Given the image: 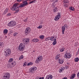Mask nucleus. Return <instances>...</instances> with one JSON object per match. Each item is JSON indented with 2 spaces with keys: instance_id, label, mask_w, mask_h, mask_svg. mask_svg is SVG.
I'll return each instance as SVG.
<instances>
[{
  "instance_id": "7",
  "label": "nucleus",
  "mask_w": 79,
  "mask_h": 79,
  "mask_svg": "<svg viewBox=\"0 0 79 79\" xmlns=\"http://www.w3.org/2000/svg\"><path fill=\"white\" fill-rule=\"evenodd\" d=\"M42 59H43V58L42 56H38L36 59V61H35V63H40V62L41 61V60H42Z\"/></svg>"
},
{
  "instance_id": "34",
  "label": "nucleus",
  "mask_w": 79,
  "mask_h": 79,
  "mask_svg": "<svg viewBox=\"0 0 79 79\" xmlns=\"http://www.w3.org/2000/svg\"><path fill=\"white\" fill-rule=\"evenodd\" d=\"M53 11L54 13H56V12L58 11V9L57 8H54L53 10Z\"/></svg>"
},
{
  "instance_id": "40",
  "label": "nucleus",
  "mask_w": 79,
  "mask_h": 79,
  "mask_svg": "<svg viewBox=\"0 0 79 79\" xmlns=\"http://www.w3.org/2000/svg\"><path fill=\"white\" fill-rule=\"evenodd\" d=\"M59 58H60V56L57 55L56 57V60H58V59H59Z\"/></svg>"
},
{
  "instance_id": "14",
  "label": "nucleus",
  "mask_w": 79,
  "mask_h": 79,
  "mask_svg": "<svg viewBox=\"0 0 79 79\" xmlns=\"http://www.w3.org/2000/svg\"><path fill=\"white\" fill-rule=\"evenodd\" d=\"M61 29H62V34H64V31H65V27L64 26L62 27Z\"/></svg>"
},
{
  "instance_id": "8",
  "label": "nucleus",
  "mask_w": 79,
  "mask_h": 79,
  "mask_svg": "<svg viewBox=\"0 0 79 79\" xmlns=\"http://www.w3.org/2000/svg\"><path fill=\"white\" fill-rule=\"evenodd\" d=\"M31 31V28L29 27L27 28L25 30V34L26 35H28Z\"/></svg>"
},
{
  "instance_id": "48",
  "label": "nucleus",
  "mask_w": 79,
  "mask_h": 79,
  "mask_svg": "<svg viewBox=\"0 0 79 79\" xmlns=\"http://www.w3.org/2000/svg\"><path fill=\"white\" fill-rule=\"evenodd\" d=\"M48 39H49V40H51V37H48Z\"/></svg>"
},
{
  "instance_id": "6",
  "label": "nucleus",
  "mask_w": 79,
  "mask_h": 79,
  "mask_svg": "<svg viewBox=\"0 0 79 79\" xmlns=\"http://www.w3.org/2000/svg\"><path fill=\"white\" fill-rule=\"evenodd\" d=\"M61 18V14L60 13H58V15H57L54 18V20L55 21H58L59 20V19H60Z\"/></svg>"
},
{
  "instance_id": "20",
  "label": "nucleus",
  "mask_w": 79,
  "mask_h": 79,
  "mask_svg": "<svg viewBox=\"0 0 79 79\" xmlns=\"http://www.w3.org/2000/svg\"><path fill=\"white\" fill-rule=\"evenodd\" d=\"M44 35H40L39 36V38L40 39H41V40H43V39H44Z\"/></svg>"
},
{
  "instance_id": "32",
  "label": "nucleus",
  "mask_w": 79,
  "mask_h": 79,
  "mask_svg": "<svg viewBox=\"0 0 79 79\" xmlns=\"http://www.w3.org/2000/svg\"><path fill=\"white\" fill-rule=\"evenodd\" d=\"M33 64V63L32 62H29L27 64V66H31V65H32Z\"/></svg>"
},
{
  "instance_id": "50",
  "label": "nucleus",
  "mask_w": 79,
  "mask_h": 79,
  "mask_svg": "<svg viewBox=\"0 0 79 79\" xmlns=\"http://www.w3.org/2000/svg\"><path fill=\"white\" fill-rule=\"evenodd\" d=\"M27 19H25L24 21L25 22H27Z\"/></svg>"
},
{
  "instance_id": "52",
  "label": "nucleus",
  "mask_w": 79,
  "mask_h": 79,
  "mask_svg": "<svg viewBox=\"0 0 79 79\" xmlns=\"http://www.w3.org/2000/svg\"><path fill=\"white\" fill-rule=\"evenodd\" d=\"M67 64H69V65L70 64V63H67Z\"/></svg>"
},
{
  "instance_id": "16",
  "label": "nucleus",
  "mask_w": 79,
  "mask_h": 79,
  "mask_svg": "<svg viewBox=\"0 0 79 79\" xmlns=\"http://www.w3.org/2000/svg\"><path fill=\"white\" fill-rule=\"evenodd\" d=\"M11 66L12 67H14L15 66L16 64V63L15 61H14V62H12L11 63Z\"/></svg>"
},
{
  "instance_id": "5",
  "label": "nucleus",
  "mask_w": 79,
  "mask_h": 79,
  "mask_svg": "<svg viewBox=\"0 0 79 79\" xmlns=\"http://www.w3.org/2000/svg\"><path fill=\"white\" fill-rule=\"evenodd\" d=\"M24 48H25V46L24 45L23 43H20L19 47V50L21 52H22V51L24 50Z\"/></svg>"
},
{
  "instance_id": "19",
  "label": "nucleus",
  "mask_w": 79,
  "mask_h": 79,
  "mask_svg": "<svg viewBox=\"0 0 79 79\" xmlns=\"http://www.w3.org/2000/svg\"><path fill=\"white\" fill-rule=\"evenodd\" d=\"M13 60H14L13 58H10L8 62L10 63H11L13 62Z\"/></svg>"
},
{
  "instance_id": "55",
  "label": "nucleus",
  "mask_w": 79,
  "mask_h": 79,
  "mask_svg": "<svg viewBox=\"0 0 79 79\" xmlns=\"http://www.w3.org/2000/svg\"><path fill=\"white\" fill-rule=\"evenodd\" d=\"M41 24H42V23H41Z\"/></svg>"
},
{
  "instance_id": "29",
  "label": "nucleus",
  "mask_w": 79,
  "mask_h": 79,
  "mask_svg": "<svg viewBox=\"0 0 79 79\" xmlns=\"http://www.w3.org/2000/svg\"><path fill=\"white\" fill-rule=\"evenodd\" d=\"M8 11V8H6L5 10L4 11V14H6V13H7Z\"/></svg>"
},
{
  "instance_id": "28",
  "label": "nucleus",
  "mask_w": 79,
  "mask_h": 79,
  "mask_svg": "<svg viewBox=\"0 0 79 79\" xmlns=\"http://www.w3.org/2000/svg\"><path fill=\"white\" fill-rule=\"evenodd\" d=\"M79 60V59L77 57H76L74 59L75 62H78Z\"/></svg>"
},
{
  "instance_id": "46",
  "label": "nucleus",
  "mask_w": 79,
  "mask_h": 79,
  "mask_svg": "<svg viewBox=\"0 0 79 79\" xmlns=\"http://www.w3.org/2000/svg\"><path fill=\"white\" fill-rule=\"evenodd\" d=\"M45 40L46 41H47V40H49L48 38H47L45 39Z\"/></svg>"
},
{
  "instance_id": "38",
  "label": "nucleus",
  "mask_w": 79,
  "mask_h": 79,
  "mask_svg": "<svg viewBox=\"0 0 79 79\" xmlns=\"http://www.w3.org/2000/svg\"><path fill=\"white\" fill-rule=\"evenodd\" d=\"M17 34H18V33L17 32H15L13 33V35L15 37H16V36H17Z\"/></svg>"
},
{
  "instance_id": "39",
  "label": "nucleus",
  "mask_w": 79,
  "mask_h": 79,
  "mask_svg": "<svg viewBox=\"0 0 79 79\" xmlns=\"http://www.w3.org/2000/svg\"><path fill=\"white\" fill-rule=\"evenodd\" d=\"M43 27V26L42 25H40L39 27H37L38 29H41Z\"/></svg>"
},
{
  "instance_id": "41",
  "label": "nucleus",
  "mask_w": 79,
  "mask_h": 79,
  "mask_svg": "<svg viewBox=\"0 0 79 79\" xmlns=\"http://www.w3.org/2000/svg\"><path fill=\"white\" fill-rule=\"evenodd\" d=\"M26 64H27V62H25L24 63L23 65V66L24 67H25V66H26V65H27Z\"/></svg>"
},
{
  "instance_id": "51",
  "label": "nucleus",
  "mask_w": 79,
  "mask_h": 79,
  "mask_svg": "<svg viewBox=\"0 0 79 79\" xmlns=\"http://www.w3.org/2000/svg\"><path fill=\"white\" fill-rule=\"evenodd\" d=\"M62 79H67V77H64V78Z\"/></svg>"
},
{
  "instance_id": "47",
  "label": "nucleus",
  "mask_w": 79,
  "mask_h": 79,
  "mask_svg": "<svg viewBox=\"0 0 79 79\" xmlns=\"http://www.w3.org/2000/svg\"><path fill=\"white\" fill-rule=\"evenodd\" d=\"M58 2V0H56L54 1V3H56V2Z\"/></svg>"
},
{
  "instance_id": "11",
  "label": "nucleus",
  "mask_w": 79,
  "mask_h": 79,
  "mask_svg": "<svg viewBox=\"0 0 79 79\" xmlns=\"http://www.w3.org/2000/svg\"><path fill=\"white\" fill-rule=\"evenodd\" d=\"M53 79V76L51 75H48L46 77V79Z\"/></svg>"
},
{
  "instance_id": "45",
  "label": "nucleus",
  "mask_w": 79,
  "mask_h": 79,
  "mask_svg": "<svg viewBox=\"0 0 79 79\" xmlns=\"http://www.w3.org/2000/svg\"><path fill=\"white\" fill-rule=\"evenodd\" d=\"M3 44V43L1 42H0V46H2V44Z\"/></svg>"
},
{
  "instance_id": "1",
  "label": "nucleus",
  "mask_w": 79,
  "mask_h": 79,
  "mask_svg": "<svg viewBox=\"0 0 79 79\" xmlns=\"http://www.w3.org/2000/svg\"><path fill=\"white\" fill-rule=\"evenodd\" d=\"M19 5V3H16L14 4L13 6L10 8L11 10H13V11H15V13H19V8L18 6H17L18 5Z\"/></svg>"
},
{
  "instance_id": "27",
  "label": "nucleus",
  "mask_w": 79,
  "mask_h": 79,
  "mask_svg": "<svg viewBox=\"0 0 79 79\" xmlns=\"http://www.w3.org/2000/svg\"><path fill=\"white\" fill-rule=\"evenodd\" d=\"M36 2H37L36 0L32 1L29 3V4H32V3H36Z\"/></svg>"
},
{
  "instance_id": "33",
  "label": "nucleus",
  "mask_w": 79,
  "mask_h": 79,
  "mask_svg": "<svg viewBox=\"0 0 79 79\" xmlns=\"http://www.w3.org/2000/svg\"><path fill=\"white\" fill-rule=\"evenodd\" d=\"M33 71H35L37 70V67L35 66H33L31 67Z\"/></svg>"
},
{
  "instance_id": "26",
  "label": "nucleus",
  "mask_w": 79,
  "mask_h": 79,
  "mask_svg": "<svg viewBox=\"0 0 79 79\" xmlns=\"http://www.w3.org/2000/svg\"><path fill=\"white\" fill-rule=\"evenodd\" d=\"M64 50H65V48L64 47H63L62 48H61L60 49V52H63L64 51Z\"/></svg>"
},
{
  "instance_id": "37",
  "label": "nucleus",
  "mask_w": 79,
  "mask_h": 79,
  "mask_svg": "<svg viewBox=\"0 0 79 79\" xmlns=\"http://www.w3.org/2000/svg\"><path fill=\"white\" fill-rule=\"evenodd\" d=\"M69 9L70 10H72V11H74V8L73 7H69Z\"/></svg>"
},
{
  "instance_id": "30",
  "label": "nucleus",
  "mask_w": 79,
  "mask_h": 79,
  "mask_svg": "<svg viewBox=\"0 0 79 79\" xmlns=\"http://www.w3.org/2000/svg\"><path fill=\"white\" fill-rule=\"evenodd\" d=\"M33 71H34V70H33V69H32L31 68H30L29 69V72H30V73H33Z\"/></svg>"
},
{
  "instance_id": "36",
  "label": "nucleus",
  "mask_w": 79,
  "mask_h": 79,
  "mask_svg": "<svg viewBox=\"0 0 79 79\" xmlns=\"http://www.w3.org/2000/svg\"><path fill=\"white\" fill-rule=\"evenodd\" d=\"M24 58L23 57V56L22 55L20 56L19 57V60H22V59H23Z\"/></svg>"
},
{
  "instance_id": "9",
  "label": "nucleus",
  "mask_w": 79,
  "mask_h": 79,
  "mask_svg": "<svg viewBox=\"0 0 79 79\" xmlns=\"http://www.w3.org/2000/svg\"><path fill=\"white\" fill-rule=\"evenodd\" d=\"M30 40L29 38H25L23 39L22 42L24 44H27L29 42Z\"/></svg>"
},
{
  "instance_id": "49",
  "label": "nucleus",
  "mask_w": 79,
  "mask_h": 79,
  "mask_svg": "<svg viewBox=\"0 0 79 79\" xmlns=\"http://www.w3.org/2000/svg\"><path fill=\"white\" fill-rule=\"evenodd\" d=\"M22 0H17V2H21Z\"/></svg>"
},
{
  "instance_id": "44",
  "label": "nucleus",
  "mask_w": 79,
  "mask_h": 79,
  "mask_svg": "<svg viewBox=\"0 0 79 79\" xmlns=\"http://www.w3.org/2000/svg\"><path fill=\"white\" fill-rule=\"evenodd\" d=\"M64 6L65 7H68V5H67V4H65L64 5Z\"/></svg>"
},
{
  "instance_id": "3",
  "label": "nucleus",
  "mask_w": 79,
  "mask_h": 79,
  "mask_svg": "<svg viewBox=\"0 0 79 79\" xmlns=\"http://www.w3.org/2000/svg\"><path fill=\"white\" fill-rule=\"evenodd\" d=\"M11 75L9 73H6L2 77V79H10Z\"/></svg>"
},
{
  "instance_id": "4",
  "label": "nucleus",
  "mask_w": 79,
  "mask_h": 79,
  "mask_svg": "<svg viewBox=\"0 0 79 79\" xmlns=\"http://www.w3.org/2000/svg\"><path fill=\"white\" fill-rule=\"evenodd\" d=\"M16 25V22L15 21H11L8 24V25L9 27H13Z\"/></svg>"
},
{
  "instance_id": "18",
  "label": "nucleus",
  "mask_w": 79,
  "mask_h": 79,
  "mask_svg": "<svg viewBox=\"0 0 79 79\" xmlns=\"http://www.w3.org/2000/svg\"><path fill=\"white\" fill-rule=\"evenodd\" d=\"M7 33H8V30L6 29L4 30L3 31V34L4 35H5V34H6Z\"/></svg>"
},
{
  "instance_id": "23",
  "label": "nucleus",
  "mask_w": 79,
  "mask_h": 79,
  "mask_svg": "<svg viewBox=\"0 0 79 79\" xmlns=\"http://www.w3.org/2000/svg\"><path fill=\"white\" fill-rule=\"evenodd\" d=\"M56 44V39H55L54 41L52 42V45H55Z\"/></svg>"
},
{
  "instance_id": "12",
  "label": "nucleus",
  "mask_w": 79,
  "mask_h": 79,
  "mask_svg": "<svg viewBox=\"0 0 79 79\" xmlns=\"http://www.w3.org/2000/svg\"><path fill=\"white\" fill-rule=\"evenodd\" d=\"M22 2L25 6H26V5H28V3L27 1L23 0Z\"/></svg>"
},
{
  "instance_id": "42",
  "label": "nucleus",
  "mask_w": 79,
  "mask_h": 79,
  "mask_svg": "<svg viewBox=\"0 0 79 79\" xmlns=\"http://www.w3.org/2000/svg\"><path fill=\"white\" fill-rule=\"evenodd\" d=\"M11 14L10 13H9L8 14H7V16H11Z\"/></svg>"
},
{
  "instance_id": "24",
  "label": "nucleus",
  "mask_w": 79,
  "mask_h": 79,
  "mask_svg": "<svg viewBox=\"0 0 79 79\" xmlns=\"http://www.w3.org/2000/svg\"><path fill=\"white\" fill-rule=\"evenodd\" d=\"M52 6L53 8H54V9L57 8V6H56L55 4H54V3L52 4Z\"/></svg>"
},
{
  "instance_id": "31",
  "label": "nucleus",
  "mask_w": 79,
  "mask_h": 79,
  "mask_svg": "<svg viewBox=\"0 0 79 79\" xmlns=\"http://www.w3.org/2000/svg\"><path fill=\"white\" fill-rule=\"evenodd\" d=\"M25 6L23 4H20L19 5V8H23V7H24Z\"/></svg>"
},
{
  "instance_id": "35",
  "label": "nucleus",
  "mask_w": 79,
  "mask_h": 79,
  "mask_svg": "<svg viewBox=\"0 0 79 79\" xmlns=\"http://www.w3.org/2000/svg\"><path fill=\"white\" fill-rule=\"evenodd\" d=\"M63 2L65 3H69V2L68 0H64Z\"/></svg>"
},
{
  "instance_id": "17",
  "label": "nucleus",
  "mask_w": 79,
  "mask_h": 79,
  "mask_svg": "<svg viewBox=\"0 0 79 79\" xmlns=\"http://www.w3.org/2000/svg\"><path fill=\"white\" fill-rule=\"evenodd\" d=\"M64 70V67H61L60 68V69L59 70V73H61V72L63 71Z\"/></svg>"
},
{
  "instance_id": "25",
  "label": "nucleus",
  "mask_w": 79,
  "mask_h": 79,
  "mask_svg": "<svg viewBox=\"0 0 79 79\" xmlns=\"http://www.w3.org/2000/svg\"><path fill=\"white\" fill-rule=\"evenodd\" d=\"M11 64H7V67L9 68H13L11 66Z\"/></svg>"
},
{
  "instance_id": "13",
  "label": "nucleus",
  "mask_w": 79,
  "mask_h": 79,
  "mask_svg": "<svg viewBox=\"0 0 79 79\" xmlns=\"http://www.w3.org/2000/svg\"><path fill=\"white\" fill-rule=\"evenodd\" d=\"M39 39L36 38L32 39V42H39Z\"/></svg>"
},
{
  "instance_id": "54",
  "label": "nucleus",
  "mask_w": 79,
  "mask_h": 79,
  "mask_svg": "<svg viewBox=\"0 0 79 79\" xmlns=\"http://www.w3.org/2000/svg\"><path fill=\"white\" fill-rule=\"evenodd\" d=\"M6 38L7 37V36H6Z\"/></svg>"
},
{
  "instance_id": "2",
  "label": "nucleus",
  "mask_w": 79,
  "mask_h": 79,
  "mask_svg": "<svg viewBox=\"0 0 79 79\" xmlns=\"http://www.w3.org/2000/svg\"><path fill=\"white\" fill-rule=\"evenodd\" d=\"M4 55L6 57L10 55L11 53V49L9 48H6L4 50Z\"/></svg>"
},
{
  "instance_id": "22",
  "label": "nucleus",
  "mask_w": 79,
  "mask_h": 79,
  "mask_svg": "<svg viewBox=\"0 0 79 79\" xmlns=\"http://www.w3.org/2000/svg\"><path fill=\"white\" fill-rule=\"evenodd\" d=\"M55 39H56V38H55V37H54V36H52L51 37V41H54V40H55Z\"/></svg>"
},
{
  "instance_id": "53",
  "label": "nucleus",
  "mask_w": 79,
  "mask_h": 79,
  "mask_svg": "<svg viewBox=\"0 0 79 79\" xmlns=\"http://www.w3.org/2000/svg\"><path fill=\"white\" fill-rule=\"evenodd\" d=\"M25 0V1H27H27H28V0Z\"/></svg>"
},
{
  "instance_id": "43",
  "label": "nucleus",
  "mask_w": 79,
  "mask_h": 79,
  "mask_svg": "<svg viewBox=\"0 0 79 79\" xmlns=\"http://www.w3.org/2000/svg\"><path fill=\"white\" fill-rule=\"evenodd\" d=\"M64 26L65 27H66V28H67V27H68V26H67V24H64Z\"/></svg>"
},
{
  "instance_id": "21",
  "label": "nucleus",
  "mask_w": 79,
  "mask_h": 79,
  "mask_svg": "<svg viewBox=\"0 0 79 79\" xmlns=\"http://www.w3.org/2000/svg\"><path fill=\"white\" fill-rule=\"evenodd\" d=\"M63 62H64L63 60H60V59H59V63H60V64H63Z\"/></svg>"
},
{
  "instance_id": "10",
  "label": "nucleus",
  "mask_w": 79,
  "mask_h": 79,
  "mask_svg": "<svg viewBox=\"0 0 79 79\" xmlns=\"http://www.w3.org/2000/svg\"><path fill=\"white\" fill-rule=\"evenodd\" d=\"M71 57V55L68 52H66L65 54V58H70Z\"/></svg>"
},
{
  "instance_id": "15",
  "label": "nucleus",
  "mask_w": 79,
  "mask_h": 79,
  "mask_svg": "<svg viewBox=\"0 0 79 79\" xmlns=\"http://www.w3.org/2000/svg\"><path fill=\"white\" fill-rule=\"evenodd\" d=\"M76 76V74L75 73H73L72 75H71V77H70V79H73Z\"/></svg>"
}]
</instances>
